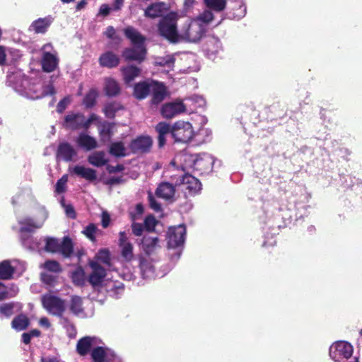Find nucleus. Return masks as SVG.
<instances>
[{
	"instance_id": "obj_19",
	"label": "nucleus",
	"mask_w": 362,
	"mask_h": 362,
	"mask_svg": "<svg viewBox=\"0 0 362 362\" xmlns=\"http://www.w3.org/2000/svg\"><path fill=\"white\" fill-rule=\"evenodd\" d=\"M214 158L209 154L203 153L196 155L194 160V169L202 173H205L211 170L214 164Z\"/></svg>"
},
{
	"instance_id": "obj_43",
	"label": "nucleus",
	"mask_w": 362,
	"mask_h": 362,
	"mask_svg": "<svg viewBox=\"0 0 362 362\" xmlns=\"http://www.w3.org/2000/svg\"><path fill=\"white\" fill-rule=\"evenodd\" d=\"M204 3L215 11H221L226 8V0H204Z\"/></svg>"
},
{
	"instance_id": "obj_3",
	"label": "nucleus",
	"mask_w": 362,
	"mask_h": 362,
	"mask_svg": "<svg viewBox=\"0 0 362 362\" xmlns=\"http://www.w3.org/2000/svg\"><path fill=\"white\" fill-rule=\"evenodd\" d=\"M177 20L178 15L171 12L163 18L158 25L159 35L174 44L180 42V27L177 28Z\"/></svg>"
},
{
	"instance_id": "obj_13",
	"label": "nucleus",
	"mask_w": 362,
	"mask_h": 362,
	"mask_svg": "<svg viewBox=\"0 0 362 362\" xmlns=\"http://www.w3.org/2000/svg\"><path fill=\"white\" fill-rule=\"evenodd\" d=\"M175 184L181 185L182 189L187 190L192 194L197 193L201 189L200 182L189 174L182 173L180 175L179 177L175 180Z\"/></svg>"
},
{
	"instance_id": "obj_15",
	"label": "nucleus",
	"mask_w": 362,
	"mask_h": 362,
	"mask_svg": "<svg viewBox=\"0 0 362 362\" xmlns=\"http://www.w3.org/2000/svg\"><path fill=\"white\" fill-rule=\"evenodd\" d=\"M196 155L181 153L177 154L170 163V166L174 170L181 168L182 171L187 169L194 168Z\"/></svg>"
},
{
	"instance_id": "obj_62",
	"label": "nucleus",
	"mask_w": 362,
	"mask_h": 362,
	"mask_svg": "<svg viewBox=\"0 0 362 362\" xmlns=\"http://www.w3.org/2000/svg\"><path fill=\"white\" fill-rule=\"evenodd\" d=\"M71 103L70 97L64 98L57 105V111L59 112H62L67 107V105Z\"/></svg>"
},
{
	"instance_id": "obj_20",
	"label": "nucleus",
	"mask_w": 362,
	"mask_h": 362,
	"mask_svg": "<svg viewBox=\"0 0 362 362\" xmlns=\"http://www.w3.org/2000/svg\"><path fill=\"white\" fill-rule=\"evenodd\" d=\"M139 247L146 255H151L159 249L160 245L157 237L144 235L139 243Z\"/></svg>"
},
{
	"instance_id": "obj_47",
	"label": "nucleus",
	"mask_w": 362,
	"mask_h": 362,
	"mask_svg": "<svg viewBox=\"0 0 362 362\" xmlns=\"http://www.w3.org/2000/svg\"><path fill=\"white\" fill-rule=\"evenodd\" d=\"M60 240L56 238H47L46 240L45 250L50 252H59Z\"/></svg>"
},
{
	"instance_id": "obj_1",
	"label": "nucleus",
	"mask_w": 362,
	"mask_h": 362,
	"mask_svg": "<svg viewBox=\"0 0 362 362\" xmlns=\"http://www.w3.org/2000/svg\"><path fill=\"white\" fill-rule=\"evenodd\" d=\"M8 81L12 84L17 93L31 100H37L54 94L53 85L43 83L42 74L39 71H32L28 75L17 71L8 75Z\"/></svg>"
},
{
	"instance_id": "obj_50",
	"label": "nucleus",
	"mask_w": 362,
	"mask_h": 362,
	"mask_svg": "<svg viewBox=\"0 0 362 362\" xmlns=\"http://www.w3.org/2000/svg\"><path fill=\"white\" fill-rule=\"evenodd\" d=\"M42 267H43L46 271L53 273H58L61 271V267L59 263L53 260L45 262Z\"/></svg>"
},
{
	"instance_id": "obj_32",
	"label": "nucleus",
	"mask_w": 362,
	"mask_h": 362,
	"mask_svg": "<svg viewBox=\"0 0 362 362\" xmlns=\"http://www.w3.org/2000/svg\"><path fill=\"white\" fill-rule=\"evenodd\" d=\"M122 72L124 76V81L126 83L129 84L141 73V69L135 66L129 65L122 69Z\"/></svg>"
},
{
	"instance_id": "obj_56",
	"label": "nucleus",
	"mask_w": 362,
	"mask_h": 362,
	"mask_svg": "<svg viewBox=\"0 0 362 362\" xmlns=\"http://www.w3.org/2000/svg\"><path fill=\"white\" fill-rule=\"evenodd\" d=\"M95 258L97 261L108 264L110 262V253L106 250H101L97 253Z\"/></svg>"
},
{
	"instance_id": "obj_17",
	"label": "nucleus",
	"mask_w": 362,
	"mask_h": 362,
	"mask_svg": "<svg viewBox=\"0 0 362 362\" xmlns=\"http://www.w3.org/2000/svg\"><path fill=\"white\" fill-rule=\"evenodd\" d=\"M98 344H102L98 338L85 337L78 341L76 345L77 352L81 356H85L90 351H92Z\"/></svg>"
},
{
	"instance_id": "obj_24",
	"label": "nucleus",
	"mask_w": 362,
	"mask_h": 362,
	"mask_svg": "<svg viewBox=\"0 0 362 362\" xmlns=\"http://www.w3.org/2000/svg\"><path fill=\"white\" fill-rule=\"evenodd\" d=\"M64 126L66 128L76 129L84 127V116L80 113H70L64 119Z\"/></svg>"
},
{
	"instance_id": "obj_12",
	"label": "nucleus",
	"mask_w": 362,
	"mask_h": 362,
	"mask_svg": "<svg viewBox=\"0 0 362 362\" xmlns=\"http://www.w3.org/2000/svg\"><path fill=\"white\" fill-rule=\"evenodd\" d=\"M187 105L180 100L164 104L161 108V115L167 119L173 118L180 114L187 112Z\"/></svg>"
},
{
	"instance_id": "obj_4",
	"label": "nucleus",
	"mask_w": 362,
	"mask_h": 362,
	"mask_svg": "<svg viewBox=\"0 0 362 362\" xmlns=\"http://www.w3.org/2000/svg\"><path fill=\"white\" fill-rule=\"evenodd\" d=\"M204 28L193 19H187L180 25V42H197L204 35Z\"/></svg>"
},
{
	"instance_id": "obj_57",
	"label": "nucleus",
	"mask_w": 362,
	"mask_h": 362,
	"mask_svg": "<svg viewBox=\"0 0 362 362\" xmlns=\"http://www.w3.org/2000/svg\"><path fill=\"white\" fill-rule=\"evenodd\" d=\"M96 227L93 224H89L83 230V233L92 241L95 240V234L96 233Z\"/></svg>"
},
{
	"instance_id": "obj_34",
	"label": "nucleus",
	"mask_w": 362,
	"mask_h": 362,
	"mask_svg": "<svg viewBox=\"0 0 362 362\" xmlns=\"http://www.w3.org/2000/svg\"><path fill=\"white\" fill-rule=\"evenodd\" d=\"M165 10V5L163 3H156L148 6L145 11V16L155 18L163 15Z\"/></svg>"
},
{
	"instance_id": "obj_39",
	"label": "nucleus",
	"mask_w": 362,
	"mask_h": 362,
	"mask_svg": "<svg viewBox=\"0 0 362 362\" xmlns=\"http://www.w3.org/2000/svg\"><path fill=\"white\" fill-rule=\"evenodd\" d=\"M29 325V320L27 316L20 315L16 317L12 321V327L17 331L26 329Z\"/></svg>"
},
{
	"instance_id": "obj_63",
	"label": "nucleus",
	"mask_w": 362,
	"mask_h": 362,
	"mask_svg": "<svg viewBox=\"0 0 362 362\" xmlns=\"http://www.w3.org/2000/svg\"><path fill=\"white\" fill-rule=\"evenodd\" d=\"M148 201L150 206L152 209H153L155 211H160L161 209L160 205L159 203L156 202L155 198L153 197L151 194H148Z\"/></svg>"
},
{
	"instance_id": "obj_18",
	"label": "nucleus",
	"mask_w": 362,
	"mask_h": 362,
	"mask_svg": "<svg viewBox=\"0 0 362 362\" xmlns=\"http://www.w3.org/2000/svg\"><path fill=\"white\" fill-rule=\"evenodd\" d=\"M90 267L93 272L89 276V282L93 286H100L105 276V270L97 261H90Z\"/></svg>"
},
{
	"instance_id": "obj_8",
	"label": "nucleus",
	"mask_w": 362,
	"mask_h": 362,
	"mask_svg": "<svg viewBox=\"0 0 362 362\" xmlns=\"http://www.w3.org/2000/svg\"><path fill=\"white\" fill-rule=\"evenodd\" d=\"M25 268V264L18 259L4 260L0 263V279L8 280L20 276Z\"/></svg>"
},
{
	"instance_id": "obj_44",
	"label": "nucleus",
	"mask_w": 362,
	"mask_h": 362,
	"mask_svg": "<svg viewBox=\"0 0 362 362\" xmlns=\"http://www.w3.org/2000/svg\"><path fill=\"white\" fill-rule=\"evenodd\" d=\"M107 291L110 296L118 297L124 291V285L121 282H110L107 285Z\"/></svg>"
},
{
	"instance_id": "obj_54",
	"label": "nucleus",
	"mask_w": 362,
	"mask_h": 362,
	"mask_svg": "<svg viewBox=\"0 0 362 362\" xmlns=\"http://www.w3.org/2000/svg\"><path fill=\"white\" fill-rule=\"evenodd\" d=\"M158 223V221L153 216L149 215L146 216L144 220L145 228L148 231H152L154 230Z\"/></svg>"
},
{
	"instance_id": "obj_49",
	"label": "nucleus",
	"mask_w": 362,
	"mask_h": 362,
	"mask_svg": "<svg viewBox=\"0 0 362 362\" xmlns=\"http://www.w3.org/2000/svg\"><path fill=\"white\" fill-rule=\"evenodd\" d=\"M235 6H237V8L234 12V18L240 19L244 17L246 13V6L243 0H235Z\"/></svg>"
},
{
	"instance_id": "obj_40",
	"label": "nucleus",
	"mask_w": 362,
	"mask_h": 362,
	"mask_svg": "<svg viewBox=\"0 0 362 362\" xmlns=\"http://www.w3.org/2000/svg\"><path fill=\"white\" fill-rule=\"evenodd\" d=\"M221 49V45L218 40L212 39L207 45L206 54L209 58H213Z\"/></svg>"
},
{
	"instance_id": "obj_23",
	"label": "nucleus",
	"mask_w": 362,
	"mask_h": 362,
	"mask_svg": "<svg viewBox=\"0 0 362 362\" xmlns=\"http://www.w3.org/2000/svg\"><path fill=\"white\" fill-rule=\"evenodd\" d=\"M98 62L101 66L111 69L119 65V57L112 52L107 51L100 56Z\"/></svg>"
},
{
	"instance_id": "obj_26",
	"label": "nucleus",
	"mask_w": 362,
	"mask_h": 362,
	"mask_svg": "<svg viewBox=\"0 0 362 362\" xmlns=\"http://www.w3.org/2000/svg\"><path fill=\"white\" fill-rule=\"evenodd\" d=\"M150 87V92H151L153 96V103H159L164 99L166 95V88L165 86L162 83L152 81L151 82Z\"/></svg>"
},
{
	"instance_id": "obj_25",
	"label": "nucleus",
	"mask_w": 362,
	"mask_h": 362,
	"mask_svg": "<svg viewBox=\"0 0 362 362\" xmlns=\"http://www.w3.org/2000/svg\"><path fill=\"white\" fill-rule=\"evenodd\" d=\"M152 145V140L149 136H140L134 140L131 145V149L134 152H145L149 150Z\"/></svg>"
},
{
	"instance_id": "obj_2",
	"label": "nucleus",
	"mask_w": 362,
	"mask_h": 362,
	"mask_svg": "<svg viewBox=\"0 0 362 362\" xmlns=\"http://www.w3.org/2000/svg\"><path fill=\"white\" fill-rule=\"evenodd\" d=\"M125 36L131 41L132 47H128L122 52V57L126 61L143 62L146 56L144 45L146 38L133 27H127L124 30Z\"/></svg>"
},
{
	"instance_id": "obj_9",
	"label": "nucleus",
	"mask_w": 362,
	"mask_h": 362,
	"mask_svg": "<svg viewBox=\"0 0 362 362\" xmlns=\"http://www.w3.org/2000/svg\"><path fill=\"white\" fill-rule=\"evenodd\" d=\"M352 354V345L345 341H336L329 348V356L335 362H343L349 358Z\"/></svg>"
},
{
	"instance_id": "obj_21",
	"label": "nucleus",
	"mask_w": 362,
	"mask_h": 362,
	"mask_svg": "<svg viewBox=\"0 0 362 362\" xmlns=\"http://www.w3.org/2000/svg\"><path fill=\"white\" fill-rule=\"evenodd\" d=\"M70 173L79 176L89 182H93L97 179L96 171L92 168L83 165H75L69 168Z\"/></svg>"
},
{
	"instance_id": "obj_16",
	"label": "nucleus",
	"mask_w": 362,
	"mask_h": 362,
	"mask_svg": "<svg viewBox=\"0 0 362 362\" xmlns=\"http://www.w3.org/2000/svg\"><path fill=\"white\" fill-rule=\"evenodd\" d=\"M70 311L76 316L81 318L90 317L93 315V311L87 313L83 307V299L78 296H72L69 305Z\"/></svg>"
},
{
	"instance_id": "obj_29",
	"label": "nucleus",
	"mask_w": 362,
	"mask_h": 362,
	"mask_svg": "<svg viewBox=\"0 0 362 362\" xmlns=\"http://www.w3.org/2000/svg\"><path fill=\"white\" fill-rule=\"evenodd\" d=\"M156 193L160 198L170 199L174 196L175 187L169 182H162L157 187Z\"/></svg>"
},
{
	"instance_id": "obj_31",
	"label": "nucleus",
	"mask_w": 362,
	"mask_h": 362,
	"mask_svg": "<svg viewBox=\"0 0 362 362\" xmlns=\"http://www.w3.org/2000/svg\"><path fill=\"white\" fill-rule=\"evenodd\" d=\"M52 22V19L50 17L39 18L31 24L30 29L36 33H44L47 31Z\"/></svg>"
},
{
	"instance_id": "obj_6",
	"label": "nucleus",
	"mask_w": 362,
	"mask_h": 362,
	"mask_svg": "<svg viewBox=\"0 0 362 362\" xmlns=\"http://www.w3.org/2000/svg\"><path fill=\"white\" fill-rule=\"evenodd\" d=\"M41 303L43 308L49 314L57 317H62L66 310L65 300L49 293L42 296Z\"/></svg>"
},
{
	"instance_id": "obj_30",
	"label": "nucleus",
	"mask_w": 362,
	"mask_h": 362,
	"mask_svg": "<svg viewBox=\"0 0 362 362\" xmlns=\"http://www.w3.org/2000/svg\"><path fill=\"white\" fill-rule=\"evenodd\" d=\"M184 104L187 105V113L193 112L198 107H203L205 105L204 99L199 95H192L184 100Z\"/></svg>"
},
{
	"instance_id": "obj_22",
	"label": "nucleus",
	"mask_w": 362,
	"mask_h": 362,
	"mask_svg": "<svg viewBox=\"0 0 362 362\" xmlns=\"http://www.w3.org/2000/svg\"><path fill=\"white\" fill-rule=\"evenodd\" d=\"M57 156L65 161H71L76 158L77 151L69 144L63 143L58 147Z\"/></svg>"
},
{
	"instance_id": "obj_38",
	"label": "nucleus",
	"mask_w": 362,
	"mask_h": 362,
	"mask_svg": "<svg viewBox=\"0 0 362 362\" xmlns=\"http://www.w3.org/2000/svg\"><path fill=\"white\" fill-rule=\"evenodd\" d=\"M196 22L202 25L204 33L206 30V27L214 19V15L211 11L205 10L203 13L199 14L197 18H194Z\"/></svg>"
},
{
	"instance_id": "obj_37",
	"label": "nucleus",
	"mask_w": 362,
	"mask_h": 362,
	"mask_svg": "<svg viewBox=\"0 0 362 362\" xmlns=\"http://www.w3.org/2000/svg\"><path fill=\"white\" fill-rule=\"evenodd\" d=\"M119 86L117 82L111 78H107L105 80V91L107 95L114 96L119 93Z\"/></svg>"
},
{
	"instance_id": "obj_55",
	"label": "nucleus",
	"mask_w": 362,
	"mask_h": 362,
	"mask_svg": "<svg viewBox=\"0 0 362 362\" xmlns=\"http://www.w3.org/2000/svg\"><path fill=\"white\" fill-rule=\"evenodd\" d=\"M119 108L120 106L119 105L116 103H110L105 106L104 112L107 117L112 118L115 116V112Z\"/></svg>"
},
{
	"instance_id": "obj_53",
	"label": "nucleus",
	"mask_w": 362,
	"mask_h": 362,
	"mask_svg": "<svg viewBox=\"0 0 362 362\" xmlns=\"http://www.w3.org/2000/svg\"><path fill=\"white\" fill-rule=\"evenodd\" d=\"M156 129L158 134H168V133H170L172 135V125H170L166 122H163L158 123L156 125Z\"/></svg>"
},
{
	"instance_id": "obj_5",
	"label": "nucleus",
	"mask_w": 362,
	"mask_h": 362,
	"mask_svg": "<svg viewBox=\"0 0 362 362\" xmlns=\"http://www.w3.org/2000/svg\"><path fill=\"white\" fill-rule=\"evenodd\" d=\"M48 214L44 206L37 205L33 211V216L25 217L18 220L21 231L31 232L35 229L41 228L46 219Z\"/></svg>"
},
{
	"instance_id": "obj_10",
	"label": "nucleus",
	"mask_w": 362,
	"mask_h": 362,
	"mask_svg": "<svg viewBox=\"0 0 362 362\" xmlns=\"http://www.w3.org/2000/svg\"><path fill=\"white\" fill-rule=\"evenodd\" d=\"M42 52L41 64L43 71L48 73L54 71L58 66L59 59L52 45H45L42 47Z\"/></svg>"
},
{
	"instance_id": "obj_35",
	"label": "nucleus",
	"mask_w": 362,
	"mask_h": 362,
	"mask_svg": "<svg viewBox=\"0 0 362 362\" xmlns=\"http://www.w3.org/2000/svg\"><path fill=\"white\" fill-rule=\"evenodd\" d=\"M151 83L140 82L135 85L134 95L138 99L145 98L151 90Z\"/></svg>"
},
{
	"instance_id": "obj_61",
	"label": "nucleus",
	"mask_w": 362,
	"mask_h": 362,
	"mask_svg": "<svg viewBox=\"0 0 362 362\" xmlns=\"http://www.w3.org/2000/svg\"><path fill=\"white\" fill-rule=\"evenodd\" d=\"M111 11H113L112 7L106 4H103L100 6L98 16H107L110 14Z\"/></svg>"
},
{
	"instance_id": "obj_64",
	"label": "nucleus",
	"mask_w": 362,
	"mask_h": 362,
	"mask_svg": "<svg viewBox=\"0 0 362 362\" xmlns=\"http://www.w3.org/2000/svg\"><path fill=\"white\" fill-rule=\"evenodd\" d=\"M132 232L135 235L139 236L142 234L144 228H143V226L141 223H133L132 225Z\"/></svg>"
},
{
	"instance_id": "obj_59",
	"label": "nucleus",
	"mask_w": 362,
	"mask_h": 362,
	"mask_svg": "<svg viewBox=\"0 0 362 362\" xmlns=\"http://www.w3.org/2000/svg\"><path fill=\"white\" fill-rule=\"evenodd\" d=\"M42 281L47 285L53 286L56 280V276L53 274H49L47 272H43L41 275Z\"/></svg>"
},
{
	"instance_id": "obj_33",
	"label": "nucleus",
	"mask_w": 362,
	"mask_h": 362,
	"mask_svg": "<svg viewBox=\"0 0 362 362\" xmlns=\"http://www.w3.org/2000/svg\"><path fill=\"white\" fill-rule=\"evenodd\" d=\"M88 161L93 166L101 167L107 163V159L103 151H95L88 156Z\"/></svg>"
},
{
	"instance_id": "obj_36",
	"label": "nucleus",
	"mask_w": 362,
	"mask_h": 362,
	"mask_svg": "<svg viewBox=\"0 0 362 362\" xmlns=\"http://www.w3.org/2000/svg\"><path fill=\"white\" fill-rule=\"evenodd\" d=\"M102 344H98L91 351V358L93 362H104L106 353L109 349L102 346Z\"/></svg>"
},
{
	"instance_id": "obj_42",
	"label": "nucleus",
	"mask_w": 362,
	"mask_h": 362,
	"mask_svg": "<svg viewBox=\"0 0 362 362\" xmlns=\"http://www.w3.org/2000/svg\"><path fill=\"white\" fill-rule=\"evenodd\" d=\"M110 153L116 157H123L127 155V149L123 143L114 142L110 146Z\"/></svg>"
},
{
	"instance_id": "obj_48",
	"label": "nucleus",
	"mask_w": 362,
	"mask_h": 362,
	"mask_svg": "<svg viewBox=\"0 0 362 362\" xmlns=\"http://www.w3.org/2000/svg\"><path fill=\"white\" fill-rule=\"evenodd\" d=\"M73 282L76 285H82L85 279V273L81 268H77L71 274Z\"/></svg>"
},
{
	"instance_id": "obj_51",
	"label": "nucleus",
	"mask_w": 362,
	"mask_h": 362,
	"mask_svg": "<svg viewBox=\"0 0 362 362\" xmlns=\"http://www.w3.org/2000/svg\"><path fill=\"white\" fill-rule=\"evenodd\" d=\"M122 255L127 261H130L133 258V246L131 243H125L121 245Z\"/></svg>"
},
{
	"instance_id": "obj_46",
	"label": "nucleus",
	"mask_w": 362,
	"mask_h": 362,
	"mask_svg": "<svg viewBox=\"0 0 362 362\" xmlns=\"http://www.w3.org/2000/svg\"><path fill=\"white\" fill-rule=\"evenodd\" d=\"M113 125L110 123H104L100 128V134L103 141L109 140L112 135Z\"/></svg>"
},
{
	"instance_id": "obj_14",
	"label": "nucleus",
	"mask_w": 362,
	"mask_h": 362,
	"mask_svg": "<svg viewBox=\"0 0 362 362\" xmlns=\"http://www.w3.org/2000/svg\"><path fill=\"white\" fill-rule=\"evenodd\" d=\"M140 269L144 279H152L156 277H162L165 275V273L156 271L155 265L153 264L152 259L148 257H141Z\"/></svg>"
},
{
	"instance_id": "obj_58",
	"label": "nucleus",
	"mask_w": 362,
	"mask_h": 362,
	"mask_svg": "<svg viewBox=\"0 0 362 362\" xmlns=\"http://www.w3.org/2000/svg\"><path fill=\"white\" fill-rule=\"evenodd\" d=\"M68 181V176L64 175L60 178L56 185V191L58 193H62L65 190L66 184Z\"/></svg>"
},
{
	"instance_id": "obj_45",
	"label": "nucleus",
	"mask_w": 362,
	"mask_h": 362,
	"mask_svg": "<svg viewBox=\"0 0 362 362\" xmlns=\"http://www.w3.org/2000/svg\"><path fill=\"white\" fill-rule=\"evenodd\" d=\"M98 95V93L95 89L90 90L83 99V105L86 107H93L95 105Z\"/></svg>"
},
{
	"instance_id": "obj_60",
	"label": "nucleus",
	"mask_w": 362,
	"mask_h": 362,
	"mask_svg": "<svg viewBox=\"0 0 362 362\" xmlns=\"http://www.w3.org/2000/svg\"><path fill=\"white\" fill-rule=\"evenodd\" d=\"M104 362H121V360L113 351L108 349Z\"/></svg>"
},
{
	"instance_id": "obj_41",
	"label": "nucleus",
	"mask_w": 362,
	"mask_h": 362,
	"mask_svg": "<svg viewBox=\"0 0 362 362\" xmlns=\"http://www.w3.org/2000/svg\"><path fill=\"white\" fill-rule=\"evenodd\" d=\"M73 252V244L70 238L65 237L62 241H60L59 253L63 256L69 257Z\"/></svg>"
},
{
	"instance_id": "obj_52",
	"label": "nucleus",
	"mask_w": 362,
	"mask_h": 362,
	"mask_svg": "<svg viewBox=\"0 0 362 362\" xmlns=\"http://www.w3.org/2000/svg\"><path fill=\"white\" fill-rule=\"evenodd\" d=\"M175 58L173 56H167L164 58H160L156 62V64L165 66L170 69L173 67Z\"/></svg>"
},
{
	"instance_id": "obj_7",
	"label": "nucleus",
	"mask_w": 362,
	"mask_h": 362,
	"mask_svg": "<svg viewBox=\"0 0 362 362\" xmlns=\"http://www.w3.org/2000/svg\"><path fill=\"white\" fill-rule=\"evenodd\" d=\"M194 136L195 132L189 122L178 120L172 124V137L175 142L186 144Z\"/></svg>"
},
{
	"instance_id": "obj_11",
	"label": "nucleus",
	"mask_w": 362,
	"mask_h": 362,
	"mask_svg": "<svg viewBox=\"0 0 362 362\" xmlns=\"http://www.w3.org/2000/svg\"><path fill=\"white\" fill-rule=\"evenodd\" d=\"M186 228L183 225L170 227L167 233L168 247L178 248L182 246L185 240Z\"/></svg>"
},
{
	"instance_id": "obj_27",
	"label": "nucleus",
	"mask_w": 362,
	"mask_h": 362,
	"mask_svg": "<svg viewBox=\"0 0 362 362\" xmlns=\"http://www.w3.org/2000/svg\"><path fill=\"white\" fill-rule=\"evenodd\" d=\"M78 146L86 151H90L97 147V141L95 138L85 134L81 133L79 134L76 140Z\"/></svg>"
},
{
	"instance_id": "obj_28",
	"label": "nucleus",
	"mask_w": 362,
	"mask_h": 362,
	"mask_svg": "<svg viewBox=\"0 0 362 362\" xmlns=\"http://www.w3.org/2000/svg\"><path fill=\"white\" fill-rule=\"evenodd\" d=\"M22 305L19 303H8L0 305V318H8L20 311Z\"/></svg>"
}]
</instances>
